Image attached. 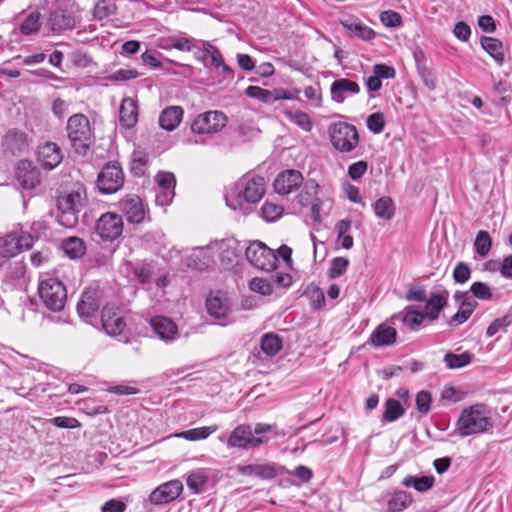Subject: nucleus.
Returning <instances> with one entry per match:
<instances>
[{"label": "nucleus", "mask_w": 512, "mask_h": 512, "mask_svg": "<svg viewBox=\"0 0 512 512\" xmlns=\"http://www.w3.org/2000/svg\"><path fill=\"white\" fill-rule=\"evenodd\" d=\"M249 288L261 295L267 296L272 294L273 286L271 279H265L260 277L253 278L249 283Z\"/></svg>", "instance_id": "nucleus-51"}, {"label": "nucleus", "mask_w": 512, "mask_h": 512, "mask_svg": "<svg viewBox=\"0 0 512 512\" xmlns=\"http://www.w3.org/2000/svg\"><path fill=\"white\" fill-rule=\"evenodd\" d=\"M492 239L487 231L481 230L477 233L474 241V250L482 258L486 257L491 249Z\"/></svg>", "instance_id": "nucleus-47"}, {"label": "nucleus", "mask_w": 512, "mask_h": 512, "mask_svg": "<svg viewBox=\"0 0 512 512\" xmlns=\"http://www.w3.org/2000/svg\"><path fill=\"white\" fill-rule=\"evenodd\" d=\"M119 121L125 128H132L138 121V107L134 99L127 97L122 100L119 110Z\"/></svg>", "instance_id": "nucleus-31"}, {"label": "nucleus", "mask_w": 512, "mask_h": 512, "mask_svg": "<svg viewBox=\"0 0 512 512\" xmlns=\"http://www.w3.org/2000/svg\"><path fill=\"white\" fill-rule=\"evenodd\" d=\"M183 117V109L180 106H169L159 116V125L167 131L175 130Z\"/></svg>", "instance_id": "nucleus-33"}, {"label": "nucleus", "mask_w": 512, "mask_h": 512, "mask_svg": "<svg viewBox=\"0 0 512 512\" xmlns=\"http://www.w3.org/2000/svg\"><path fill=\"white\" fill-rule=\"evenodd\" d=\"M175 196L172 188H157L155 202L159 206H168Z\"/></svg>", "instance_id": "nucleus-62"}, {"label": "nucleus", "mask_w": 512, "mask_h": 512, "mask_svg": "<svg viewBox=\"0 0 512 512\" xmlns=\"http://www.w3.org/2000/svg\"><path fill=\"white\" fill-rule=\"evenodd\" d=\"M367 127L375 134L381 133L385 127V118L382 113H373L367 118Z\"/></svg>", "instance_id": "nucleus-59"}, {"label": "nucleus", "mask_w": 512, "mask_h": 512, "mask_svg": "<svg viewBox=\"0 0 512 512\" xmlns=\"http://www.w3.org/2000/svg\"><path fill=\"white\" fill-rule=\"evenodd\" d=\"M245 255L254 267L261 270L274 269L278 261L273 250L260 241L252 242L245 249Z\"/></svg>", "instance_id": "nucleus-9"}, {"label": "nucleus", "mask_w": 512, "mask_h": 512, "mask_svg": "<svg viewBox=\"0 0 512 512\" xmlns=\"http://www.w3.org/2000/svg\"><path fill=\"white\" fill-rule=\"evenodd\" d=\"M119 210L125 215L129 223H141L146 216L141 198L137 195H127L118 202Z\"/></svg>", "instance_id": "nucleus-18"}, {"label": "nucleus", "mask_w": 512, "mask_h": 512, "mask_svg": "<svg viewBox=\"0 0 512 512\" xmlns=\"http://www.w3.org/2000/svg\"><path fill=\"white\" fill-rule=\"evenodd\" d=\"M101 322L104 331L113 337L122 336L126 328V322L121 310L115 306H105L101 313Z\"/></svg>", "instance_id": "nucleus-16"}, {"label": "nucleus", "mask_w": 512, "mask_h": 512, "mask_svg": "<svg viewBox=\"0 0 512 512\" xmlns=\"http://www.w3.org/2000/svg\"><path fill=\"white\" fill-rule=\"evenodd\" d=\"M182 491V482L174 479L155 488L149 495V501L154 505L167 504L177 499Z\"/></svg>", "instance_id": "nucleus-17"}, {"label": "nucleus", "mask_w": 512, "mask_h": 512, "mask_svg": "<svg viewBox=\"0 0 512 512\" xmlns=\"http://www.w3.org/2000/svg\"><path fill=\"white\" fill-rule=\"evenodd\" d=\"M218 430L217 425L197 427L182 431L176 434L177 437L186 439L188 441H197L207 439L212 433Z\"/></svg>", "instance_id": "nucleus-39"}, {"label": "nucleus", "mask_w": 512, "mask_h": 512, "mask_svg": "<svg viewBox=\"0 0 512 512\" xmlns=\"http://www.w3.org/2000/svg\"><path fill=\"white\" fill-rule=\"evenodd\" d=\"M280 469L281 467L275 463H263L239 466L238 472L245 476L271 480L278 475Z\"/></svg>", "instance_id": "nucleus-25"}, {"label": "nucleus", "mask_w": 512, "mask_h": 512, "mask_svg": "<svg viewBox=\"0 0 512 512\" xmlns=\"http://www.w3.org/2000/svg\"><path fill=\"white\" fill-rule=\"evenodd\" d=\"M2 146L11 155H20L28 150V136L17 129L9 130L3 137Z\"/></svg>", "instance_id": "nucleus-22"}, {"label": "nucleus", "mask_w": 512, "mask_h": 512, "mask_svg": "<svg viewBox=\"0 0 512 512\" xmlns=\"http://www.w3.org/2000/svg\"><path fill=\"white\" fill-rule=\"evenodd\" d=\"M494 428L491 410L483 404L463 409L456 421L455 430L461 437L491 433Z\"/></svg>", "instance_id": "nucleus-2"}, {"label": "nucleus", "mask_w": 512, "mask_h": 512, "mask_svg": "<svg viewBox=\"0 0 512 512\" xmlns=\"http://www.w3.org/2000/svg\"><path fill=\"white\" fill-rule=\"evenodd\" d=\"M284 115L290 122L294 123L302 130L306 132L311 131L313 122L307 113L300 110H285Z\"/></svg>", "instance_id": "nucleus-41"}, {"label": "nucleus", "mask_w": 512, "mask_h": 512, "mask_svg": "<svg viewBox=\"0 0 512 512\" xmlns=\"http://www.w3.org/2000/svg\"><path fill=\"white\" fill-rule=\"evenodd\" d=\"M473 355L469 352L454 354L449 352L444 356V362L448 369H459L471 363Z\"/></svg>", "instance_id": "nucleus-45"}, {"label": "nucleus", "mask_w": 512, "mask_h": 512, "mask_svg": "<svg viewBox=\"0 0 512 512\" xmlns=\"http://www.w3.org/2000/svg\"><path fill=\"white\" fill-rule=\"evenodd\" d=\"M470 292L481 300H490L493 296L490 287L483 282H474L470 287Z\"/></svg>", "instance_id": "nucleus-58"}, {"label": "nucleus", "mask_w": 512, "mask_h": 512, "mask_svg": "<svg viewBox=\"0 0 512 512\" xmlns=\"http://www.w3.org/2000/svg\"><path fill=\"white\" fill-rule=\"evenodd\" d=\"M206 309L210 316L219 321L221 325L230 322L231 305L228 297L217 291L206 300Z\"/></svg>", "instance_id": "nucleus-15"}, {"label": "nucleus", "mask_w": 512, "mask_h": 512, "mask_svg": "<svg viewBox=\"0 0 512 512\" xmlns=\"http://www.w3.org/2000/svg\"><path fill=\"white\" fill-rule=\"evenodd\" d=\"M305 97L311 101V104L315 107H319L322 101L321 88L319 85H310L304 89Z\"/></svg>", "instance_id": "nucleus-64"}, {"label": "nucleus", "mask_w": 512, "mask_h": 512, "mask_svg": "<svg viewBox=\"0 0 512 512\" xmlns=\"http://www.w3.org/2000/svg\"><path fill=\"white\" fill-rule=\"evenodd\" d=\"M455 300L460 304L459 310L448 321L452 327H457L466 322L477 307V302L468 291L456 292Z\"/></svg>", "instance_id": "nucleus-19"}, {"label": "nucleus", "mask_w": 512, "mask_h": 512, "mask_svg": "<svg viewBox=\"0 0 512 512\" xmlns=\"http://www.w3.org/2000/svg\"><path fill=\"white\" fill-rule=\"evenodd\" d=\"M123 183L124 173L116 163L106 164L98 174L97 186L101 193H115L122 187Z\"/></svg>", "instance_id": "nucleus-14"}, {"label": "nucleus", "mask_w": 512, "mask_h": 512, "mask_svg": "<svg viewBox=\"0 0 512 512\" xmlns=\"http://www.w3.org/2000/svg\"><path fill=\"white\" fill-rule=\"evenodd\" d=\"M404 409L398 400L390 398L385 403V411L382 416V421L393 422L403 416Z\"/></svg>", "instance_id": "nucleus-46"}, {"label": "nucleus", "mask_w": 512, "mask_h": 512, "mask_svg": "<svg viewBox=\"0 0 512 512\" xmlns=\"http://www.w3.org/2000/svg\"><path fill=\"white\" fill-rule=\"evenodd\" d=\"M301 190L297 196V202L302 207H311V216L315 222H320V211L322 207V200L318 197L320 189L319 184L315 179H307L303 181L300 186Z\"/></svg>", "instance_id": "nucleus-11"}, {"label": "nucleus", "mask_w": 512, "mask_h": 512, "mask_svg": "<svg viewBox=\"0 0 512 512\" xmlns=\"http://www.w3.org/2000/svg\"><path fill=\"white\" fill-rule=\"evenodd\" d=\"M115 6L106 1H99L93 9V16L96 20H103L113 15Z\"/></svg>", "instance_id": "nucleus-57"}, {"label": "nucleus", "mask_w": 512, "mask_h": 512, "mask_svg": "<svg viewBox=\"0 0 512 512\" xmlns=\"http://www.w3.org/2000/svg\"><path fill=\"white\" fill-rule=\"evenodd\" d=\"M85 199L86 192L83 188L59 195L57 199L59 224L66 228L74 227L78 222V213L84 206Z\"/></svg>", "instance_id": "nucleus-5"}, {"label": "nucleus", "mask_w": 512, "mask_h": 512, "mask_svg": "<svg viewBox=\"0 0 512 512\" xmlns=\"http://www.w3.org/2000/svg\"><path fill=\"white\" fill-rule=\"evenodd\" d=\"M199 41L200 40H195L185 36H177L174 37L172 46L173 49H177L184 52L191 51L193 48H197L201 51V46L198 43Z\"/></svg>", "instance_id": "nucleus-52"}, {"label": "nucleus", "mask_w": 512, "mask_h": 512, "mask_svg": "<svg viewBox=\"0 0 512 512\" xmlns=\"http://www.w3.org/2000/svg\"><path fill=\"white\" fill-rule=\"evenodd\" d=\"M328 134L332 146L341 153H349L358 146V131L352 124L341 121L332 123L328 128Z\"/></svg>", "instance_id": "nucleus-7"}, {"label": "nucleus", "mask_w": 512, "mask_h": 512, "mask_svg": "<svg viewBox=\"0 0 512 512\" xmlns=\"http://www.w3.org/2000/svg\"><path fill=\"white\" fill-rule=\"evenodd\" d=\"M380 20L386 27L396 28L402 24V19L399 13L387 10L380 14Z\"/></svg>", "instance_id": "nucleus-60"}, {"label": "nucleus", "mask_w": 512, "mask_h": 512, "mask_svg": "<svg viewBox=\"0 0 512 512\" xmlns=\"http://www.w3.org/2000/svg\"><path fill=\"white\" fill-rule=\"evenodd\" d=\"M33 245V237L23 231H13L0 237V255L2 257H14L23 250H28Z\"/></svg>", "instance_id": "nucleus-10"}, {"label": "nucleus", "mask_w": 512, "mask_h": 512, "mask_svg": "<svg viewBox=\"0 0 512 512\" xmlns=\"http://www.w3.org/2000/svg\"><path fill=\"white\" fill-rule=\"evenodd\" d=\"M150 325L162 341L172 342L179 337L177 325L168 317L155 316L151 318Z\"/></svg>", "instance_id": "nucleus-24"}, {"label": "nucleus", "mask_w": 512, "mask_h": 512, "mask_svg": "<svg viewBox=\"0 0 512 512\" xmlns=\"http://www.w3.org/2000/svg\"><path fill=\"white\" fill-rule=\"evenodd\" d=\"M373 210L378 218L389 221L394 217L396 207L390 197L383 196L373 204Z\"/></svg>", "instance_id": "nucleus-37"}, {"label": "nucleus", "mask_w": 512, "mask_h": 512, "mask_svg": "<svg viewBox=\"0 0 512 512\" xmlns=\"http://www.w3.org/2000/svg\"><path fill=\"white\" fill-rule=\"evenodd\" d=\"M198 43L201 46V51L203 52V57L201 59L204 60L207 57H210L211 59L210 66L215 73V82L221 84L225 81H231L234 76V71L224 62L222 54L218 48L207 41H199Z\"/></svg>", "instance_id": "nucleus-8"}, {"label": "nucleus", "mask_w": 512, "mask_h": 512, "mask_svg": "<svg viewBox=\"0 0 512 512\" xmlns=\"http://www.w3.org/2000/svg\"><path fill=\"white\" fill-rule=\"evenodd\" d=\"M402 484L405 487H413L418 492H426L434 485V477L432 476H413L408 475L404 478Z\"/></svg>", "instance_id": "nucleus-40"}, {"label": "nucleus", "mask_w": 512, "mask_h": 512, "mask_svg": "<svg viewBox=\"0 0 512 512\" xmlns=\"http://www.w3.org/2000/svg\"><path fill=\"white\" fill-rule=\"evenodd\" d=\"M349 265V261L344 257H336L331 261V266L328 272L330 278H337L343 275Z\"/></svg>", "instance_id": "nucleus-55"}, {"label": "nucleus", "mask_w": 512, "mask_h": 512, "mask_svg": "<svg viewBox=\"0 0 512 512\" xmlns=\"http://www.w3.org/2000/svg\"><path fill=\"white\" fill-rule=\"evenodd\" d=\"M341 24L353 36H356L362 40L370 41L374 39L376 36L374 30L366 26L362 22L345 20L341 21Z\"/></svg>", "instance_id": "nucleus-35"}, {"label": "nucleus", "mask_w": 512, "mask_h": 512, "mask_svg": "<svg viewBox=\"0 0 512 512\" xmlns=\"http://www.w3.org/2000/svg\"><path fill=\"white\" fill-rule=\"evenodd\" d=\"M512 323V314H505L503 317L497 318L491 322L486 330V335L488 337L494 336L501 329L508 327Z\"/></svg>", "instance_id": "nucleus-53"}, {"label": "nucleus", "mask_w": 512, "mask_h": 512, "mask_svg": "<svg viewBox=\"0 0 512 512\" xmlns=\"http://www.w3.org/2000/svg\"><path fill=\"white\" fill-rule=\"evenodd\" d=\"M62 158V152L55 143L48 142L38 150V161L44 169L55 168L61 163Z\"/></svg>", "instance_id": "nucleus-26"}, {"label": "nucleus", "mask_w": 512, "mask_h": 512, "mask_svg": "<svg viewBox=\"0 0 512 512\" xmlns=\"http://www.w3.org/2000/svg\"><path fill=\"white\" fill-rule=\"evenodd\" d=\"M282 339L273 332L265 333L260 340L261 351L267 357L275 356L282 349Z\"/></svg>", "instance_id": "nucleus-36"}, {"label": "nucleus", "mask_w": 512, "mask_h": 512, "mask_svg": "<svg viewBox=\"0 0 512 512\" xmlns=\"http://www.w3.org/2000/svg\"><path fill=\"white\" fill-rule=\"evenodd\" d=\"M213 476L210 469L199 468L189 472L186 476L188 488L195 494L202 493Z\"/></svg>", "instance_id": "nucleus-29"}, {"label": "nucleus", "mask_w": 512, "mask_h": 512, "mask_svg": "<svg viewBox=\"0 0 512 512\" xmlns=\"http://www.w3.org/2000/svg\"><path fill=\"white\" fill-rule=\"evenodd\" d=\"M241 255V249L237 248V243L232 241L227 243L226 249H224L221 253L222 262H226L228 264H232L233 262H238V259Z\"/></svg>", "instance_id": "nucleus-56"}, {"label": "nucleus", "mask_w": 512, "mask_h": 512, "mask_svg": "<svg viewBox=\"0 0 512 512\" xmlns=\"http://www.w3.org/2000/svg\"><path fill=\"white\" fill-rule=\"evenodd\" d=\"M397 331L394 327L382 323L371 333L369 341L374 347H386L395 344Z\"/></svg>", "instance_id": "nucleus-27"}, {"label": "nucleus", "mask_w": 512, "mask_h": 512, "mask_svg": "<svg viewBox=\"0 0 512 512\" xmlns=\"http://www.w3.org/2000/svg\"><path fill=\"white\" fill-rule=\"evenodd\" d=\"M415 402L417 411L425 415L430 411L432 394L429 391L421 390L417 393Z\"/></svg>", "instance_id": "nucleus-54"}, {"label": "nucleus", "mask_w": 512, "mask_h": 512, "mask_svg": "<svg viewBox=\"0 0 512 512\" xmlns=\"http://www.w3.org/2000/svg\"><path fill=\"white\" fill-rule=\"evenodd\" d=\"M227 124V117L220 111H208L198 115L191 124V130L197 134H214Z\"/></svg>", "instance_id": "nucleus-13"}, {"label": "nucleus", "mask_w": 512, "mask_h": 512, "mask_svg": "<svg viewBox=\"0 0 512 512\" xmlns=\"http://www.w3.org/2000/svg\"><path fill=\"white\" fill-rule=\"evenodd\" d=\"M39 297L44 306L51 311H61L67 301V289L57 278L44 277L38 286Z\"/></svg>", "instance_id": "nucleus-6"}, {"label": "nucleus", "mask_w": 512, "mask_h": 512, "mask_svg": "<svg viewBox=\"0 0 512 512\" xmlns=\"http://www.w3.org/2000/svg\"><path fill=\"white\" fill-rule=\"evenodd\" d=\"M426 319L425 314L411 308H406L402 314V322L412 330L418 329L422 322Z\"/></svg>", "instance_id": "nucleus-48"}, {"label": "nucleus", "mask_w": 512, "mask_h": 512, "mask_svg": "<svg viewBox=\"0 0 512 512\" xmlns=\"http://www.w3.org/2000/svg\"><path fill=\"white\" fill-rule=\"evenodd\" d=\"M41 26V13L39 11H33L23 20L19 27V30L23 35H31L38 32Z\"/></svg>", "instance_id": "nucleus-43"}, {"label": "nucleus", "mask_w": 512, "mask_h": 512, "mask_svg": "<svg viewBox=\"0 0 512 512\" xmlns=\"http://www.w3.org/2000/svg\"><path fill=\"white\" fill-rule=\"evenodd\" d=\"M100 306V296L96 290H86L77 305V312L79 316L85 321H90L96 316Z\"/></svg>", "instance_id": "nucleus-23"}, {"label": "nucleus", "mask_w": 512, "mask_h": 512, "mask_svg": "<svg viewBox=\"0 0 512 512\" xmlns=\"http://www.w3.org/2000/svg\"><path fill=\"white\" fill-rule=\"evenodd\" d=\"M245 94L250 97L259 100L262 103H271L273 92L264 89L259 86H248L245 90Z\"/></svg>", "instance_id": "nucleus-50"}, {"label": "nucleus", "mask_w": 512, "mask_h": 512, "mask_svg": "<svg viewBox=\"0 0 512 512\" xmlns=\"http://www.w3.org/2000/svg\"><path fill=\"white\" fill-rule=\"evenodd\" d=\"M265 191L266 183L262 176L246 174L226 194V204L232 210L246 214L249 211L248 205L258 203Z\"/></svg>", "instance_id": "nucleus-1"}, {"label": "nucleus", "mask_w": 512, "mask_h": 512, "mask_svg": "<svg viewBox=\"0 0 512 512\" xmlns=\"http://www.w3.org/2000/svg\"><path fill=\"white\" fill-rule=\"evenodd\" d=\"M448 296L449 293L447 291L432 294L426 302L424 311H422L425 314V317L431 321L436 320L440 312L447 305Z\"/></svg>", "instance_id": "nucleus-32"}, {"label": "nucleus", "mask_w": 512, "mask_h": 512, "mask_svg": "<svg viewBox=\"0 0 512 512\" xmlns=\"http://www.w3.org/2000/svg\"><path fill=\"white\" fill-rule=\"evenodd\" d=\"M471 270L464 262L458 263L453 271V278L457 283H465L470 279Z\"/></svg>", "instance_id": "nucleus-63"}, {"label": "nucleus", "mask_w": 512, "mask_h": 512, "mask_svg": "<svg viewBox=\"0 0 512 512\" xmlns=\"http://www.w3.org/2000/svg\"><path fill=\"white\" fill-rule=\"evenodd\" d=\"M66 131L75 153L85 156L93 143L89 119L84 114H74L67 121Z\"/></svg>", "instance_id": "nucleus-4"}, {"label": "nucleus", "mask_w": 512, "mask_h": 512, "mask_svg": "<svg viewBox=\"0 0 512 512\" xmlns=\"http://www.w3.org/2000/svg\"><path fill=\"white\" fill-rule=\"evenodd\" d=\"M64 252L72 259L80 258L85 254V244L81 238L70 237L63 241Z\"/></svg>", "instance_id": "nucleus-42"}, {"label": "nucleus", "mask_w": 512, "mask_h": 512, "mask_svg": "<svg viewBox=\"0 0 512 512\" xmlns=\"http://www.w3.org/2000/svg\"><path fill=\"white\" fill-rule=\"evenodd\" d=\"M284 213L283 206L266 201L261 207V217L267 222L278 220Z\"/></svg>", "instance_id": "nucleus-49"}, {"label": "nucleus", "mask_w": 512, "mask_h": 512, "mask_svg": "<svg viewBox=\"0 0 512 512\" xmlns=\"http://www.w3.org/2000/svg\"><path fill=\"white\" fill-rule=\"evenodd\" d=\"M273 426L266 423H257L254 428L249 424H240L227 434H221L219 441L225 442L228 448L248 450L268 442L266 433L271 432Z\"/></svg>", "instance_id": "nucleus-3"}, {"label": "nucleus", "mask_w": 512, "mask_h": 512, "mask_svg": "<svg viewBox=\"0 0 512 512\" xmlns=\"http://www.w3.org/2000/svg\"><path fill=\"white\" fill-rule=\"evenodd\" d=\"M46 26L54 33L72 30L76 26L75 17L62 8L50 10L46 19Z\"/></svg>", "instance_id": "nucleus-21"}, {"label": "nucleus", "mask_w": 512, "mask_h": 512, "mask_svg": "<svg viewBox=\"0 0 512 512\" xmlns=\"http://www.w3.org/2000/svg\"><path fill=\"white\" fill-rule=\"evenodd\" d=\"M213 262L209 249L204 247H196L192 249L191 253L187 256L185 264L187 267L204 270L208 268Z\"/></svg>", "instance_id": "nucleus-34"}, {"label": "nucleus", "mask_w": 512, "mask_h": 512, "mask_svg": "<svg viewBox=\"0 0 512 512\" xmlns=\"http://www.w3.org/2000/svg\"><path fill=\"white\" fill-rule=\"evenodd\" d=\"M48 422L52 423L56 427L65 429H74L81 426L80 422L76 418L66 416L54 417L49 419Z\"/></svg>", "instance_id": "nucleus-61"}, {"label": "nucleus", "mask_w": 512, "mask_h": 512, "mask_svg": "<svg viewBox=\"0 0 512 512\" xmlns=\"http://www.w3.org/2000/svg\"><path fill=\"white\" fill-rule=\"evenodd\" d=\"M411 502L410 494L405 491H397L388 499V510L390 512H401L406 509Z\"/></svg>", "instance_id": "nucleus-44"}, {"label": "nucleus", "mask_w": 512, "mask_h": 512, "mask_svg": "<svg viewBox=\"0 0 512 512\" xmlns=\"http://www.w3.org/2000/svg\"><path fill=\"white\" fill-rule=\"evenodd\" d=\"M123 220L114 212L102 214L96 222L95 231L103 241H114L123 233Z\"/></svg>", "instance_id": "nucleus-12"}, {"label": "nucleus", "mask_w": 512, "mask_h": 512, "mask_svg": "<svg viewBox=\"0 0 512 512\" xmlns=\"http://www.w3.org/2000/svg\"><path fill=\"white\" fill-rule=\"evenodd\" d=\"M330 92L333 101L342 103L348 94H358L360 92V86L350 79L341 78L331 84Z\"/></svg>", "instance_id": "nucleus-28"}, {"label": "nucleus", "mask_w": 512, "mask_h": 512, "mask_svg": "<svg viewBox=\"0 0 512 512\" xmlns=\"http://www.w3.org/2000/svg\"><path fill=\"white\" fill-rule=\"evenodd\" d=\"M480 43L482 48L491 56L494 58V60L499 64L502 65L504 62V53H503V46L501 41L498 39L483 36L480 39Z\"/></svg>", "instance_id": "nucleus-38"}, {"label": "nucleus", "mask_w": 512, "mask_h": 512, "mask_svg": "<svg viewBox=\"0 0 512 512\" xmlns=\"http://www.w3.org/2000/svg\"><path fill=\"white\" fill-rule=\"evenodd\" d=\"M304 179L301 172L290 169L281 172L274 180L273 186L276 193L288 195L300 188Z\"/></svg>", "instance_id": "nucleus-20"}, {"label": "nucleus", "mask_w": 512, "mask_h": 512, "mask_svg": "<svg viewBox=\"0 0 512 512\" xmlns=\"http://www.w3.org/2000/svg\"><path fill=\"white\" fill-rule=\"evenodd\" d=\"M16 177L22 187L33 189L39 183V173L28 161H21L16 168Z\"/></svg>", "instance_id": "nucleus-30"}]
</instances>
